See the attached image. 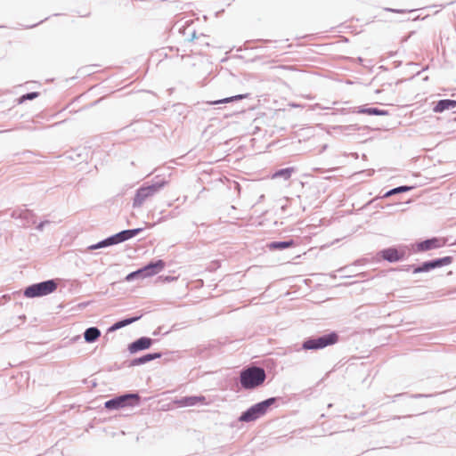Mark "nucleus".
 I'll list each match as a JSON object with an SVG mask.
<instances>
[{"instance_id":"1","label":"nucleus","mask_w":456,"mask_h":456,"mask_svg":"<svg viewBox=\"0 0 456 456\" xmlns=\"http://www.w3.org/2000/svg\"><path fill=\"white\" fill-rule=\"evenodd\" d=\"M266 373L263 367L248 365L240 371V385L244 390H254L264 385Z\"/></svg>"},{"instance_id":"2","label":"nucleus","mask_w":456,"mask_h":456,"mask_svg":"<svg viewBox=\"0 0 456 456\" xmlns=\"http://www.w3.org/2000/svg\"><path fill=\"white\" fill-rule=\"evenodd\" d=\"M167 184V181L159 176L154 177L151 182H145L135 191L133 200V208H137L142 207L145 200L156 195Z\"/></svg>"},{"instance_id":"3","label":"nucleus","mask_w":456,"mask_h":456,"mask_svg":"<svg viewBox=\"0 0 456 456\" xmlns=\"http://www.w3.org/2000/svg\"><path fill=\"white\" fill-rule=\"evenodd\" d=\"M338 341L339 334L332 330L321 336H310L305 338L302 342L301 349L305 351H317L333 346Z\"/></svg>"},{"instance_id":"4","label":"nucleus","mask_w":456,"mask_h":456,"mask_svg":"<svg viewBox=\"0 0 456 456\" xmlns=\"http://www.w3.org/2000/svg\"><path fill=\"white\" fill-rule=\"evenodd\" d=\"M281 399V397H269L251 405L246 411L241 412L238 419L239 421L252 422L258 419L259 418L265 415L270 408Z\"/></svg>"},{"instance_id":"5","label":"nucleus","mask_w":456,"mask_h":456,"mask_svg":"<svg viewBox=\"0 0 456 456\" xmlns=\"http://www.w3.org/2000/svg\"><path fill=\"white\" fill-rule=\"evenodd\" d=\"M143 230H144V228H142V227L122 230L115 234H112V235L100 240L99 242H97L95 244L88 246L87 250L92 251L94 249H99V248H107L110 246L118 245L119 243L125 242V241L135 237L136 235L141 233Z\"/></svg>"},{"instance_id":"6","label":"nucleus","mask_w":456,"mask_h":456,"mask_svg":"<svg viewBox=\"0 0 456 456\" xmlns=\"http://www.w3.org/2000/svg\"><path fill=\"white\" fill-rule=\"evenodd\" d=\"M141 399L138 392L127 391L107 400L104 403V408L108 411H115L126 407H135L141 404Z\"/></svg>"},{"instance_id":"7","label":"nucleus","mask_w":456,"mask_h":456,"mask_svg":"<svg viewBox=\"0 0 456 456\" xmlns=\"http://www.w3.org/2000/svg\"><path fill=\"white\" fill-rule=\"evenodd\" d=\"M57 288V281L50 279L28 285L24 289L23 295L27 298L41 297L52 294Z\"/></svg>"},{"instance_id":"8","label":"nucleus","mask_w":456,"mask_h":456,"mask_svg":"<svg viewBox=\"0 0 456 456\" xmlns=\"http://www.w3.org/2000/svg\"><path fill=\"white\" fill-rule=\"evenodd\" d=\"M377 255L388 263H396L405 259L406 250L404 247L391 246L381 249Z\"/></svg>"},{"instance_id":"9","label":"nucleus","mask_w":456,"mask_h":456,"mask_svg":"<svg viewBox=\"0 0 456 456\" xmlns=\"http://www.w3.org/2000/svg\"><path fill=\"white\" fill-rule=\"evenodd\" d=\"M452 261L453 257L451 256L424 261L419 265L418 268L414 269V273H428L434 269L449 265L452 263Z\"/></svg>"},{"instance_id":"10","label":"nucleus","mask_w":456,"mask_h":456,"mask_svg":"<svg viewBox=\"0 0 456 456\" xmlns=\"http://www.w3.org/2000/svg\"><path fill=\"white\" fill-rule=\"evenodd\" d=\"M11 217L20 220V226L28 227L37 222L36 214L28 208H16L11 212Z\"/></svg>"},{"instance_id":"11","label":"nucleus","mask_w":456,"mask_h":456,"mask_svg":"<svg viewBox=\"0 0 456 456\" xmlns=\"http://www.w3.org/2000/svg\"><path fill=\"white\" fill-rule=\"evenodd\" d=\"M445 245V240L439 237L428 238L426 240L416 242V251L426 252L432 249L442 248Z\"/></svg>"},{"instance_id":"12","label":"nucleus","mask_w":456,"mask_h":456,"mask_svg":"<svg viewBox=\"0 0 456 456\" xmlns=\"http://www.w3.org/2000/svg\"><path fill=\"white\" fill-rule=\"evenodd\" d=\"M155 340L149 337H140L139 338L129 343L127 350L131 354H134L138 352L147 350L151 347Z\"/></svg>"},{"instance_id":"13","label":"nucleus","mask_w":456,"mask_h":456,"mask_svg":"<svg viewBox=\"0 0 456 456\" xmlns=\"http://www.w3.org/2000/svg\"><path fill=\"white\" fill-rule=\"evenodd\" d=\"M179 407H191L198 404L206 405L208 403L206 396L200 395H186L175 401Z\"/></svg>"},{"instance_id":"14","label":"nucleus","mask_w":456,"mask_h":456,"mask_svg":"<svg viewBox=\"0 0 456 456\" xmlns=\"http://www.w3.org/2000/svg\"><path fill=\"white\" fill-rule=\"evenodd\" d=\"M166 266V263L162 259L151 260L142 266L144 277H151L160 273Z\"/></svg>"},{"instance_id":"15","label":"nucleus","mask_w":456,"mask_h":456,"mask_svg":"<svg viewBox=\"0 0 456 456\" xmlns=\"http://www.w3.org/2000/svg\"><path fill=\"white\" fill-rule=\"evenodd\" d=\"M163 355V353L161 352H153V353H148L143 355H141L139 357H135L132 360H130L127 363L128 367H134V366H139L143 365L147 362H150L153 360L159 359Z\"/></svg>"},{"instance_id":"16","label":"nucleus","mask_w":456,"mask_h":456,"mask_svg":"<svg viewBox=\"0 0 456 456\" xmlns=\"http://www.w3.org/2000/svg\"><path fill=\"white\" fill-rule=\"evenodd\" d=\"M415 188V186H411V185H400V186H397L395 188H393L391 190H388L387 191H386L383 195H379L377 197H375L374 199L370 200L366 205H370L379 200H382V199H387V198H389L391 196H394V195H396V194H399V193H403V192H408V191H411V190H413Z\"/></svg>"},{"instance_id":"17","label":"nucleus","mask_w":456,"mask_h":456,"mask_svg":"<svg viewBox=\"0 0 456 456\" xmlns=\"http://www.w3.org/2000/svg\"><path fill=\"white\" fill-rule=\"evenodd\" d=\"M456 109V100L453 99H442L435 102L433 111L435 113H442L448 110Z\"/></svg>"},{"instance_id":"18","label":"nucleus","mask_w":456,"mask_h":456,"mask_svg":"<svg viewBox=\"0 0 456 456\" xmlns=\"http://www.w3.org/2000/svg\"><path fill=\"white\" fill-rule=\"evenodd\" d=\"M142 318V315H134L131 317H126L123 319H120L114 322L111 326L109 327L108 332H113L116 331L121 328H124L129 324H132L137 321H139Z\"/></svg>"},{"instance_id":"19","label":"nucleus","mask_w":456,"mask_h":456,"mask_svg":"<svg viewBox=\"0 0 456 456\" xmlns=\"http://www.w3.org/2000/svg\"><path fill=\"white\" fill-rule=\"evenodd\" d=\"M354 112L370 116H386L389 114L388 110H382L377 107H368L367 105L358 107L357 110Z\"/></svg>"},{"instance_id":"20","label":"nucleus","mask_w":456,"mask_h":456,"mask_svg":"<svg viewBox=\"0 0 456 456\" xmlns=\"http://www.w3.org/2000/svg\"><path fill=\"white\" fill-rule=\"evenodd\" d=\"M297 242L293 239L287 240H274L267 244V248L270 250H284L289 248L295 247Z\"/></svg>"},{"instance_id":"21","label":"nucleus","mask_w":456,"mask_h":456,"mask_svg":"<svg viewBox=\"0 0 456 456\" xmlns=\"http://www.w3.org/2000/svg\"><path fill=\"white\" fill-rule=\"evenodd\" d=\"M295 172H296V167H288L281 168V169L276 170L272 175V178L273 179H282L284 181H288L291 177L292 174H294Z\"/></svg>"},{"instance_id":"22","label":"nucleus","mask_w":456,"mask_h":456,"mask_svg":"<svg viewBox=\"0 0 456 456\" xmlns=\"http://www.w3.org/2000/svg\"><path fill=\"white\" fill-rule=\"evenodd\" d=\"M83 335L86 343H94L101 337V330L93 326L86 329Z\"/></svg>"},{"instance_id":"23","label":"nucleus","mask_w":456,"mask_h":456,"mask_svg":"<svg viewBox=\"0 0 456 456\" xmlns=\"http://www.w3.org/2000/svg\"><path fill=\"white\" fill-rule=\"evenodd\" d=\"M366 128H368V127L367 126L361 127L357 124H352V125H348V126H338L336 129L340 130V132L343 134H349L351 133H354L356 131H360L361 129H366Z\"/></svg>"},{"instance_id":"24","label":"nucleus","mask_w":456,"mask_h":456,"mask_svg":"<svg viewBox=\"0 0 456 456\" xmlns=\"http://www.w3.org/2000/svg\"><path fill=\"white\" fill-rule=\"evenodd\" d=\"M249 95H250L249 94H237V95H234V96L226 97V98H224V99H221V100H218V101H215V102H212V104H221V103L232 102H234V101H239V100L248 98Z\"/></svg>"},{"instance_id":"25","label":"nucleus","mask_w":456,"mask_h":456,"mask_svg":"<svg viewBox=\"0 0 456 456\" xmlns=\"http://www.w3.org/2000/svg\"><path fill=\"white\" fill-rule=\"evenodd\" d=\"M145 278L146 277H144V273H143L142 267H141L134 272L129 273L126 276L125 281L130 282V281H133L137 279H145Z\"/></svg>"},{"instance_id":"26","label":"nucleus","mask_w":456,"mask_h":456,"mask_svg":"<svg viewBox=\"0 0 456 456\" xmlns=\"http://www.w3.org/2000/svg\"><path fill=\"white\" fill-rule=\"evenodd\" d=\"M38 96H39L38 92H29L27 94H24L19 98L18 103L21 104V103L25 102L26 101H32V100L37 98Z\"/></svg>"},{"instance_id":"27","label":"nucleus","mask_w":456,"mask_h":456,"mask_svg":"<svg viewBox=\"0 0 456 456\" xmlns=\"http://www.w3.org/2000/svg\"><path fill=\"white\" fill-rule=\"evenodd\" d=\"M19 156V160L22 162H31L34 153L31 151H24L20 154H17Z\"/></svg>"},{"instance_id":"28","label":"nucleus","mask_w":456,"mask_h":456,"mask_svg":"<svg viewBox=\"0 0 456 456\" xmlns=\"http://www.w3.org/2000/svg\"><path fill=\"white\" fill-rule=\"evenodd\" d=\"M418 267H419V265H414V264L405 265L401 266L400 270L404 271V272L411 271L414 273V269H416Z\"/></svg>"},{"instance_id":"29","label":"nucleus","mask_w":456,"mask_h":456,"mask_svg":"<svg viewBox=\"0 0 456 456\" xmlns=\"http://www.w3.org/2000/svg\"><path fill=\"white\" fill-rule=\"evenodd\" d=\"M410 396L411 398L418 399V398H424V397H431V396H433V395L432 394H413V395H411Z\"/></svg>"},{"instance_id":"30","label":"nucleus","mask_w":456,"mask_h":456,"mask_svg":"<svg viewBox=\"0 0 456 456\" xmlns=\"http://www.w3.org/2000/svg\"><path fill=\"white\" fill-rule=\"evenodd\" d=\"M371 205H374V208H392L395 207L394 204H387L386 206H382L381 204L378 203L377 201L372 203Z\"/></svg>"},{"instance_id":"31","label":"nucleus","mask_w":456,"mask_h":456,"mask_svg":"<svg viewBox=\"0 0 456 456\" xmlns=\"http://www.w3.org/2000/svg\"><path fill=\"white\" fill-rule=\"evenodd\" d=\"M50 221L49 220H45V221H42L40 222L37 226H36V229L42 232L44 230V227L45 224H49Z\"/></svg>"},{"instance_id":"32","label":"nucleus","mask_w":456,"mask_h":456,"mask_svg":"<svg viewBox=\"0 0 456 456\" xmlns=\"http://www.w3.org/2000/svg\"><path fill=\"white\" fill-rule=\"evenodd\" d=\"M200 37H205V35H204V34H200V36L199 37V36H197L196 31H195V30H193V31L191 32V37L188 39V41L192 42V41H194L195 39H199Z\"/></svg>"},{"instance_id":"33","label":"nucleus","mask_w":456,"mask_h":456,"mask_svg":"<svg viewBox=\"0 0 456 456\" xmlns=\"http://www.w3.org/2000/svg\"><path fill=\"white\" fill-rule=\"evenodd\" d=\"M160 279H162L164 281H167V282H170L172 281H174L175 278L173 277V276H159Z\"/></svg>"},{"instance_id":"34","label":"nucleus","mask_w":456,"mask_h":456,"mask_svg":"<svg viewBox=\"0 0 456 456\" xmlns=\"http://www.w3.org/2000/svg\"><path fill=\"white\" fill-rule=\"evenodd\" d=\"M407 395V393H399V394H396L393 396V402H395L396 400V398H399V397H404Z\"/></svg>"},{"instance_id":"35","label":"nucleus","mask_w":456,"mask_h":456,"mask_svg":"<svg viewBox=\"0 0 456 456\" xmlns=\"http://www.w3.org/2000/svg\"><path fill=\"white\" fill-rule=\"evenodd\" d=\"M161 330H162V326L158 327V328L153 331L152 335H153V336H158V335H159V334H160V332H161Z\"/></svg>"},{"instance_id":"36","label":"nucleus","mask_w":456,"mask_h":456,"mask_svg":"<svg viewBox=\"0 0 456 456\" xmlns=\"http://www.w3.org/2000/svg\"><path fill=\"white\" fill-rule=\"evenodd\" d=\"M176 326H177L176 324H174V325L172 326L171 330H167V331L164 332V335L168 334V333H169L170 331H172V330H177Z\"/></svg>"},{"instance_id":"37","label":"nucleus","mask_w":456,"mask_h":456,"mask_svg":"<svg viewBox=\"0 0 456 456\" xmlns=\"http://www.w3.org/2000/svg\"><path fill=\"white\" fill-rule=\"evenodd\" d=\"M199 352H200V354H205L203 355V357H207V354H208V349H207V348H204V349H199Z\"/></svg>"},{"instance_id":"38","label":"nucleus","mask_w":456,"mask_h":456,"mask_svg":"<svg viewBox=\"0 0 456 456\" xmlns=\"http://www.w3.org/2000/svg\"><path fill=\"white\" fill-rule=\"evenodd\" d=\"M412 416H413V415L409 414V415L403 416V418H411V417H412ZM401 418H402L401 416H394V417H393V419H401Z\"/></svg>"},{"instance_id":"39","label":"nucleus","mask_w":456,"mask_h":456,"mask_svg":"<svg viewBox=\"0 0 456 456\" xmlns=\"http://www.w3.org/2000/svg\"><path fill=\"white\" fill-rule=\"evenodd\" d=\"M187 28H188V26H183V28H181L179 29V32L184 35Z\"/></svg>"},{"instance_id":"40","label":"nucleus","mask_w":456,"mask_h":456,"mask_svg":"<svg viewBox=\"0 0 456 456\" xmlns=\"http://www.w3.org/2000/svg\"><path fill=\"white\" fill-rule=\"evenodd\" d=\"M387 10L390 12H403V10H399V9H387Z\"/></svg>"},{"instance_id":"41","label":"nucleus","mask_w":456,"mask_h":456,"mask_svg":"<svg viewBox=\"0 0 456 456\" xmlns=\"http://www.w3.org/2000/svg\"><path fill=\"white\" fill-rule=\"evenodd\" d=\"M2 297L4 298L5 300H9L11 298L9 295H4Z\"/></svg>"},{"instance_id":"42","label":"nucleus","mask_w":456,"mask_h":456,"mask_svg":"<svg viewBox=\"0 0 456 456\" xmlns=\"http://www.w3.org/2000/svg\"><path fill=\"white\" fill-rule=\"evenodd\" d=\"M346 269V267H342L338 270L339 273H344V271Z\"/></svg>"},{"instance_id":"43","label":"nucleus","mask_w":456,"mask_h":456,"mask_svg":"<svg viewBox=\"0 0 456 456\" xmlns=\"http://www.w3.org/2000/svg\"><path fill=\"white\" fill-rule=\"evenodd\" d=\"M200 45H207V46H208V45H208V43H207V42H203V41H200Z\"/></svg>"},{"instance_id":"44","label":"nucleus","mask_w":456,"mask_h":456,"mask_svg":"<svg viewBox=\"0 0 456 456\" xmlns=\"http://www.w3.org/2000/svg\"><path fill=\"white\" fill-rule=\"evenodd\" d=\"M451 246H456V240L451 244Z\"/></svg>"},{"instance_id":"45","label":"nucleus","mask_w":456,"mask_h":456,"mask_svg":"<svg viewBox=\"0 0 456 456\" xmlns=\"http://www.w3.org/2000/svg\"><path fill=\"white\" fill-rule=\"evenodd\" d=\"M359 264H360V260H356V261L354 262V265H359Z\"/></svg>"},{"instance_id":"46","label":"nucleus","mask_w":456,"mask_h":456,"mask_svg":"<svg viewBox=\"0 0 456 456\" xmlns=\"http://www.w3.org/2000/svg\"><path fill=\"white\" fill-rule=\"evenodd\" d=\"M328 407H329V408H331V407H332V403H329V404H328Z\"/></svg>"}]
</instances>
